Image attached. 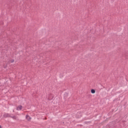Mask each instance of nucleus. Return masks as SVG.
<instances>
[{"instance_id": "1", "label": "nucleus", "mask_w": 128, "mask_h": 128, "mask_svg": "<svg viewBox=\"0 0 128 128\" xmlns=\"http://www.w3.org/2000/svg\"><path fill=\"white\" fill-rule=\"evenodd\" d=\"M124 126H128V116H126V120L122 122Z\"/></svg>"}, {"instance_id": "2", "label": "nucleus", "mask_w": 128, "mask_h": 128, "mask_svg": "<svg viewBox=\"0 0 128 128\" xmlns=\"http://www.w3.org/2000/svg\"><path fill=\"white\" fill-rule=\"evenodd\" d=\"M10 116H11L10 114L6 113L4 114V117L5 118H10Z\"/></svg>"}, {"instance_id": "3", "label": "nucleus", "mask_w": 128, "mask_h": 128, "mask_svg": "<svg viewBox=\"0 0 128 128\" xmlns=\"http://www.w3.org/2000/svg\"><path fill=\"white\" fill-rule=\"evenodd\" d=\"M22 106H19L16 108V110H22Z\"/></svg>"}, {"instance_id": "4", "label": "nucleus", "mask_w": 128, "mask_h": 128, "mask_svg": "<svg viewBox=\"0 0 128 128\" xmlns=\"http://www.w3.org/2000/svg\"><path fill=\"white\" fill-rule=\"evenodd\" d=\"M10 118H13V120H18V118L16 116H10Z\"/></svg>"}, {"instance_id": "5", "label": "nucleus", "mask_w": 128, "mask_h": 128, "mask_svg": "<svg viewBox=\"0 0 128 128\" xmlns=\"http://www.w3.org/2000/svg\"><path fill=\"white\" fill-rule=\"evenodd\" d=\"M26 120H30V116H26Z\"/></svg>"}, {"instance_id": "6", "label": "nucleus", "mask_w": 128, "mask_h": 128, "mask_svg": "<svg viewBox=\"0 0 128 128\" xmlns=\"http://www.w3.org/2000/svg\"><path fill=\"white\" fill-rule=\"evenodd\" d=\"M91 92H92V94H95L96 93V90H94V89L91 90Z\"/></svg>"}, {"instance_id": "7", "label": "nucleus", "mask_w": 128, "mask_h": 128, "mask_svg": "<svg viewBox=\"0 0 128 128\" xmlns=\"http://www.w3.org/2000/svg\"><path fill=\"white\" fill-rule=\"evenodd\" d=\"M14 62V60H12L11 62Z\"/></svg>"}, {"instance_id": "8", "label": "nucleus", "mask_w": 128, "mask_h": 128, "mask_svg": "<svg viewBox=\"0 0 128 128\" xmlns=\"http://www.w3.org/2000/svg\"><path fill=\"white\" fill-rule=\"evenodd\" d=\"M2 126H0V128H2Z\"/></svg>"}, {"instance_id": "9", "label": "nucleus", "mask_w": 128, "mask_h": 128, "mask_svg": "<svg viewBox=\"0 0 128 128\" xmlns=\"http://www.w3.org/2000/svg\"><path fill=\"white\" fill-rule=\"evenodd\" d=\"M14 112V110H13V112Z\"/></svg>"}]
</instances>
